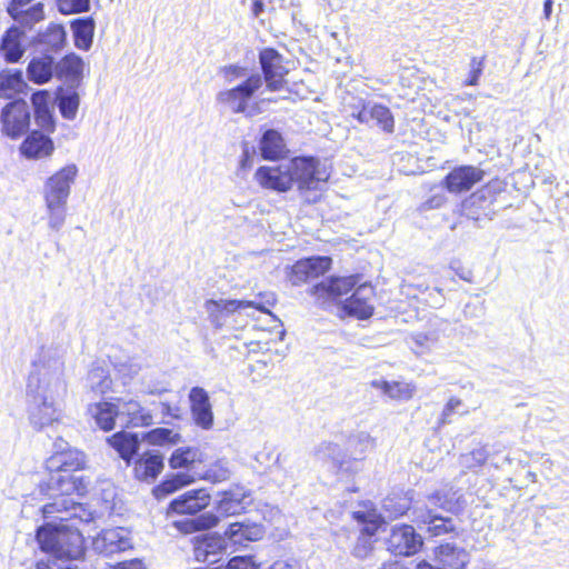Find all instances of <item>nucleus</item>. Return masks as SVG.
Returning <instances> with one entry per match:
<instances>
[{"mask_svg": "<svg viewBox=\"0 0 569 569\" xmlns=\"http://www.w3.org/2000/svg\"><path fill=\"white\" fill-rule=\"evenodd\" d=\"M86 468L87 457L83 451L72 447L54 451L44 461L47 478L39 486L41 492L60 497L86 496L90 479L76 475Z\"/></svg>", "mask_w": 569, "mask_h": 569, "instance_id": "1", "label": "nucleus"}, {"mask_svg": "<svg viewBox=\"0 0 569 569\" xmlns=\"http://www.w3.org/2000/svg\"><path fill=\"white\" fill-rule=\"evenodd\" d=\"M42 551L58 559H79L84 555V538L78 529L67 526L46 525L37 530Z\"/></svg>", "mask_w": 569, "mask_h": 569, "instance_id": "2", "label": "nucleus"}, {"mask_svg": "<svg viewBox=\"0 0 569 569\" xmlns=\"http://www.w3.org/2000/svg\"><path fill=\"white\" fill-rule=\"evenodd\" d=\"M261 87L262 77L259 73H252L233 88L220 91L217 100L233 113L253 116L260 111V108L257 102L251 101Z\"/></svg>", "mask_w": 569, "mask_h": 569, "instance_id": "3", "label": "nucleus"}, {"mask_svg": "<svg viewBox=\"0 0 569 569\" xmlns=\"http://www.w3.org/2000/svg\"><path fill=\"white\" fill-rule=\"evenodd\" d=\"M287 167L291 177V189L296 184L300 192L317 190L329 178L321 168L320 160L313 156L293 157Z\"/></svg>", "mask_w": 569, "mask_h": 569, "instance_id": "4", "label": "nucleus"}, {"mask_svg": "<svg viewBox=\"0 0 569 569\" xmlns=\"http://www.w3.org/2000/svg\"><path fill=\"white\" fill-rule=\"evenodd\" d=\"M355 284L352 277L331 276L311 286L308 292L319 309L329 311L333 307L341 308L342 297L352 291Z\"/></svg>", "mask_w": 569, "mask_h": 569, "instance_id": "5", "label": "nucleus"}, {"mask_svg": "<svg viewBox=\"0 0 569 569\" xmlns=\"http://www.w3.org/2000/svg\"><path fill=\"white\" fill-rule=\"evenodd\" d=\"M78 174L76 164H67L50 176L44 184V201L50 212L63 210L70 187Z\"/></svg>", "mask_w": 569, "mask_h": 569, "instance_id": "6", "label": "nucleus"}, {"mask_svg": "<svg viewBox=\"0 0 569 569\" xmlns=\"http://www.w3.org/2000/svg\"><path fill=\"white\" fill-rule=\"evenodd\" d=\"M351 519L360 526L358 540L363 541V546H355L353 553L365 557L372 549L373 538L385 527V518L372 503H363L361 510L351 512Z\"/></svg>", "mask_w": 569, "mask_h": 569, "instance_id": "7", "label": "nucleus"}, {"mask_svg": "<svg viewBox=\"0 0 569 569\" xmlns=\"http://www.w3.org/2000/svg\"><path fill=\"white\" fill-rule=\"evenodd\" d=\"M332 266L328 256H311L295 261L286 271L291 286L300 287L325 276Z\"/></svg>", "mask_w": 569, "mask_h": 569, "instance_id": "8", "label": "nucleus"}, {"mask_svg": "<svg viewBox=\"0 0 569 569\" xmlns=\"http://www.w3.org/2000/svg\"><path fill=\"white\" fill-rule=\"evenodd\" d=\"M30 120L29 106L23 99L10 101L1 110V132L10 139L17 140L28 132Z\"/></svg>", "mask_w": 569, "mask_h": 569, "instance_id": "9", "label": "nucleus"}, {"mask_svg": "<svg viewBox=\"0 0 569 569\" xmlns=\"http://www.w3.org/2000/svg\"><path fill=\"white\" fill-rule=\"evenodd\" d=\"M351 117L368 127L377 126L386 133L395 131V117L390 109L381 103H370L362 99L352 107Z\"/></svg>", "mask_w": 569, "mask_h": 569, "instance_id": "10", "label": "nucleus"}, {"mask_svg": "<svg viewBox=\"0 0 569 569\" xmlns=\"http://www.w3.org/2000/svg\"><path fill=\"white\" fill-rule=\"evenodd\" d=\"M486 176L485 170L472 164L453 167L441 180V187L450 194L469 192Z\"/></svg>", "mask_w": 569, "mask_h": 569, "instance_id": "11", "label": "nucleus"}, {"mask_svg": "<svg viewBox=\"0 0 569 569\" xmlns=\"http://www.w3.org/2000/svg\"><path fill=\"white\" fill-rule=\"evenodd\" d=\"M267 300L264 302H253L252 300H214L209 299L206 301L204 307L212 321L233 315L240 310L247 308H253L260 312L271 315L270 308L274 307L276 299L272 295H266Z\"/></svg>", "mask_w": 569, "mask_h": 569, "instance_id": "12", "label": "nucleus"}, {"mask_svg": "<svg viewBox=\"0 0 569 569\" xmlns=\"http://www.w3.org/2000/svg\"><path fill=\"white\" fill-rule=\"evenodd\" d=\"M259 62L262 71V81L269 91H279L284 88L288 69L283 57L274 48H263L259 52Z\"/></svg>", "mask_w": 569, "mask_h": 569, "instance_id": "13", "label": "nucleus"}, {"mask_svg": "<svg viewBox=\"0 0 569 569\" xmlns=\"http://www.w3.org/2000/svg\"><path fill=\"white\" fill-rule=\"evenodd\" d=\"M211 501L212 497L208 489H190L169 502L167 515L196 516L204 511L211 505Z\"/></svg>", "mask_w": 569, "mask_h": 569, "instance_id": "14", "label": "nucleus"}, {"mask_svg": "<svg viewBox=\"0 0 569 569\" xmlns=\"http://www.w3.org/2000/svg\"><path fill=\"white\" fill-rule=\"evenodd\" d=\"M227 477V470L223 468H219L218 472H211L210 470L198 473L197 476L187 475V473H177L171 478H167L162 480L160 483L153 487L152 495L157 500H162L169 495L180 490L183 487H187L193 483L197 479L209 480L211 482H218Z\"/></svg>", "mask_w": 569, "mask_h": 569, "instance_id": "15", "label": "nucleus"}, {"mask_svg": "<svg viewBox=\"0 0 569 569\" xmlns=\"http://www.w3.org/2000/svg\"><path fill=\"white\" fill-rule=\"evenodd\" d=\"M375 289L371 286L361 284L341 305L342 317L348 316L358 320H367L375 313L372 299Z\"/></svg>", "mask_w": 569, "mask_h": 569, "instance_id": "16", "label": "nucleus"}, {"mask_svg": "<svg viewBox=\"0 0 569 569\" xmlns=\"http://www.w3.org/2000/svg\"><path fill=\"white\" fill-rule=\"evenodd\" d=\"M421 546V537L410 525L396 526L387 539V548L395 556H413Z\"/></svg>", "mask_w": 569, "mask_h": 569, "instance_id": "17", "label": "nucleus"}, {"mask_svg": "<svg viewBox=\"0 0 569 569\" xmlns=\"http://www.w3.org/2000/svg\"><path fill=\"white\" fill-rule=\"evenodd\" d=\"M497 194L498 191L491 186V182L485 183L462 201L466 214L473 220L487 217L497 200Z\"/></svg>", "mask_w": 569, "mask_h": 569, "instance_id": "18", "label": "nucleus"}, {"mask_svg": "<svg viewBox=\"0 0 569 569\" xmlns=\"http://www.w3.org/2000/svg\"><path fill=\"white\" fill-rule=\"evenodd\" d=\"M49 134L40 128L30 131L19 146L20 154L29 160L50 158L56 147Z\"/></svg>", "mask_w": 569, "mask_h": 569, "instance_id": "19", "label": "nucleus"}, {"mask_svg": "<svg viewBox=\"0 0 569 569\" xmlns=\"http://www.w3.org/2000/svg\"><path fill=\"white\" fill-rule=\"evenodd\" d=\"M254 180L262 189L279 193L291 190V177L287 166H261L254 172Z\"/></svg>", "mask_w": 569, "mask_h": 569, "instance_id": "20", "label": "nucleus"}, {"mask_svg": "<svg viewBox=\"0 0 569 569\" xmlns=\"http://www.w3.org/2000/svg\"><path fill=\"white\" fill-rule=\"evenodd\" d=\"M133 477L139 481H153L164 469L163 456L153 450H146L132 462Z\"/></svg>", "mask_w": 569, "mask_h": 569, "instance_id": "21", "label": "nucleus"}, {"mask_svg": "<svg viewBox=\"0 0 569 569\" xmlns=\"http://www.w3.org/2000/svg\"><path fill=\"white\" fill-rule=\"evenodd\" d=\"M30 101L38 127L47 133H53L56 131V120L52 113V96L50 91L46 89L38 90L31 94Z\"/></svg>", "mask_w": 569, "mask_h": 569, "instance_id": "22", "label": "nucleus"}, {"mask_svg": "<svg viewBox=\"0 0 569 569\" xmlns=\"http://www.w3.org/2000/svg\"><path fill=\"white\" fill-rule=\"evenodd\" d=\"M258 147L261 158L267 161H281L287 159L290 153L282 133L276 129L264 130Z\"/></svg>", "mask_w": 569, "mask_h": 569, "instance_id": "23", "label": "nucleus"}, {"mask_svg": "<svg viewBox=\"0 0 569 569\" xmlns=\"http://www.w3.org/2000/svg\"><path fill=\"white\" fill-rule=\"evenodd\" d=\"M193 557L199 562H207L211 557L224 552L227 542L224 537L217 532H208L196 536L192 539Z\"/></svg>", "mask_w": 569, "mask_h": 569, "instance_id": "24", "label": "nucleus"}, {"mask_svg": "<svg viewBox=\"0 0 569 569\" xmlns=\"http://www.w3.org/2000/svg\"><path fill=\"white\" fill-rule=\"evenodd\" d=\"M190 409L197 425L204 429L212 426L213 415L208 392L201 387H193L189 393Z\"/></svg>", "mask_w": 569, "mask_h": 569, "instance_id": "25", "label": "nucleus"}, {"mask_svg": "<svg viewBox=\"0 0 569 569\" xmlns=\"http://www.w3.org/2000/svg\"><path fill=\"white\" fill-rule=\"evenodd\" d=\"M83 60L76 53H68L57 63L56 77L71 86H78L83 78Z\"/></svg>", "mask_w": 569, "mask_h": 569, "instance_id": "26", "label": "nucleus"}, {"mask_svg": "<svg viewBox=\"0 0 569 569\" xmlns=\"http://www.w3.org/2000/svg\"><path fill=\"white\" fill-rule=\"evenodd\" d=\"M33 0H11L7 8L9 16L19 21L23 26H33L34 23L44 19V9L41 2L31 6L29 9L23 10V7Z\"/></svg>", "mask_w": 569, "mask_h": 569, "instance_id": "27", "label": "nucleus"}, {"mask_svg": "<svg viewBox=\"0 0 569 569\" xmlns=\"http://www.w3.org/2000/svg\"><path fill=\"white\" fill-rule=\"evenodd\" d=\"M56 74L54 59L49 54L33 57L27 67L28 79L36 84L48 83Z\"/></svg>", "mask_w": 569, "mask_h": 569, "instance_id": "28", "label": "nucleus"}, {"mask_svg": "<svg viewBox=\"0 0 569 569\" xmlns=\"http://www.w3.org/2000/svg\"><path fill=\"white\" fill-rule=\"evenodd\" d=\"M108 443L118 452L127 465H130L138 453L140 442L137 433L118 431L108 438Z\"/></svg>", "mask_w": 569, "mask_h": 569, "instance_id": "29", "label": "nucleus"}, {"mask_svg": "<svg viewBox=\"0 0 569 569\" xmlns=\"http://www.w3.org/2000/svg\"><path fill=\"white\" fill-rule=\"evenodd\" d=\"M370 385L379 389L389 399L397 401H408L416 393V385L412 382L373 380Z\"/></svg>", "mask_w": 569, "mask_h": 569, "instance_id": "30", "label": "nucleus"}, {"mask_svg": "<svg viewBox=\"0 0 569 569\" xmlns=\"http://www.w3.org/2000/svg\"><path fill=\"white\" fill-rule=\"evenodd\" d=\"M89 412L101 430L108 432L114 429L116 419L119 415L117 405L109 401H99L89 407Z\"/></svg>", "mask_w": 569, "mask_h": 569, "instance_id": "31", "label": "nucleus"}, {"mask_svg": "<svg viewBox=\"0 0 569 569\" xmlns=\"http://www.w3.org/2000/svg\"><path fill=\"white\" fill-rule=\"evenodd\" d=\"M435 555L442 566L450 569H465L467 565L466 551L453 543H440L435 549Z\"/></svg>", "mask_w": 569, "mask_h": 569, "instance_id": "32", "label": "nucleus"}, {"mask_svg": "<svg viewBox=\"0 0 569 569\" xmlns=\"http://www.w3.org/2000/svg\"><path fill=\"white\" fill-rule=\"evenodd\" d=\"M219 523V517L212 512L202 513L193 519L173 521L172 526L182 535L209 530Z\"/></svg>", "mask_w": 569, "mask_h": 569, "instance_id": "33", "label": "nucleus"}, {"mask_svg": "<svg viewBox=\"0 0 569 569\" xmlns=\"http://www.w3.org/2000/svg\"><path fill=\"white\" fill-rule=\"evenodd\" d=\"M22 32L17 27H10L2 36L0 49L8 62H18L23 56V48L20 43Z\"/></svg>", "mask_w": 569, "mask_h": 569, "instance_id": "34", "label": "nucleus"}, {"mask_svg": "<svg viewBox=\"0 0 569 569\" xmlns=\"http://www.w3.org/2000/svg\"><path fill=\"white\" fill-rule=\"evenodd\" d=\"M74 46L81 50H89L92 44L94 21L92 18H78L71 22Z\"/></svg>", "mask_w": 569, "mask_h": 569, "instance_id": "35", "label": "nucleus"}, {"mask_svg": "<svg viewBox=\"0 0 569 569\" xmlns=\"http://www.w3.org/2000/svg\"><path fill=\"white\" fill-rule=\"evenodd\" d=\"M26 88L27 83L20 70L0 72V98L12 99L16 94L24 92Z\"/></svg>", "mask_w": 569, "mask_h": 569, "instance_id": "36", "label": "nucleus"}, {"mask_svg": "<svg viewBox=\"0 0 569 569\" xmlns=\"http://www.w3.org/2000/svg\"><path fill=\"white\" fill-rule=\"evenodd\" d=\"M123 413L127 416V427L140 428L153 425L151 411L143 408L138 401H127Z\"/></svg>", "mask_w": 569, "mask_h": 569, "instance_id": "37", "label": "nucleus"}, {"mask_svg": "<svg viewBox=\"0 0 569 569\" xmlns=\"http://www.w3.org/2000/svg\"><path fill=\"white\" fill-rule=\"evenodd\" d=\"M200 462L201 458L199 451L189 447L177 448L169 458L171 469H186L191 471Z\"/></svg>", "mask_w": 569, "mask_h": 569, "instance_id": "38", "label": "nucleus"}, {"mask_svg": "<svg viewBox=\"0 0 569 569\" xmlns=\"http://www.w3.org/2000/svg\"><path fill=\"white\" fill-rule=\"evenodd\" d=\"M103 549L108 553L121 552L132 547L130 538L123 529L114 528L102 532Z\"/></svg>", "mask_w": 569, "mask_h": 569, "instance_id": "39", "label": "nucleus"}, {"mask_svg": "<svg viewBox=\"0 0 569 569\" xmlns=\"http://www.w3.org/2000/svg\"><path fill=\"white\" fill-rule=\"evenodd\" d=\"M142 439L150 446L163 447L177 445L181 437L170 428L158 427L143 433Z\"/></svg>", "mask_w": 569, "mask_h": 569, "instance_id": "40", "label": "nucleus"}, {"mask_svg": "<svg viewBox=\"0 0 569 569\" xmlns=\"http://www.w3.org/2000/svg\"><path fill=\"white\" fill-rule=\"evenodd\" d=\"M431 499L436 506L450 513L459 515L463 510V500L461 498H455V493L435 491Z\"/></svg>", "mask_w": 569, "mask_h": 569, "instance_id": "41", "label": "nucleus"}, {"mask_svg": "<svg viewBox=\"0 0 569 569\" xmlns=\"http://www.w3.org/2000/svg\"><path fill=\"white\" fill-rule=\"evenodd\" d=\"M253 527L241 522L230 523L223 532L224 540L228 539L232 543H243L244 541H253L257 538L252 536Z\"/></svg>", "mask_w": 569, "mask_h": 569, "instance_id": "42", "label": "nucleus"}, {"mask_svg": "<svg viewBox=\"0 0 569 569\" xmlns=\"http://www.w3.org/2000/svg\"><path fill=\"white\" fill-rule=\"evenodd\" d=\"M79 104L80 98L77 92L61 96L58 99L59 111L61 116L68 120H73L76 118Z\"/></svg>", "mask_w": 569, "mask_h": 569, "instance_id": "43", "label": "nucleus"}, {"mask_svg": "<svg viewBox=\"0 0 569 569\" xmlns=\"http://www.w3.org/2000/svg\"><path fill=\"white\" fill-rule=\"evenodd\" d=\"M57 8L62 14H76L90 10V0H56Z\"/></svg>", "mask_w": 569, "mask_h": 569, "instance_id": "44", "label": "nucleus"}, {"mask_svg": "<svg viewBox=\"0 0 569 569\" xmlns=\"http://www.w3.org/2000/svg\"><path fill=\"white\" fill-rule=\"evenodd\" d=\"M486 66V56L472 57L470 59V70L463 84L467 87H475L479 84V80L483 73Z\"/></svg>", "mask_w": 569, "mask_h": 569, "instance_id": "45", "label": "nucleus"}, {"mask_svg": "<svg viewBox=\"0 0 569 569\" xmlns=\"http://www.w3.org/2000/svg\"><path fill=\"white\" fill-rule=\"evenodd\" d=\"M428 531L432 536H441L456 531V526L450 518L435 516L429 521Z\"/></svg>", "mask_w": 569, "mask_h": 569, "instance_id": "46", "label": "nucleus"}, {"mask_svg": "<svg viewBox=\"0 0 569 569\" xmlns=\"http://www.w3.org/2000/svg\"><path fill=\"white\" fill-rule=\"evenodd\" d=\"M271 373L269 361L266 359H258L249 365V375L252 382H260L268 379Z\"/></svg>", "mask_w": 569, "mask_h": 569, "instance_id": "47", "label": "nucleus"}, {"mask_svg": "<svg viewBox=\"0 0 569 569\" xmlns=\"http://www.w3.org/2000/svg\"><path fill=\"white\" fill-rule=\"evenodd\" d=\"M226 569H259L253 556H234L227 562Z\"/></svg>", "mask_w": 569, "mask_h": 569, "instance_id": "48", "label": "nucleus"}, {"mask_svg": "<svg viewBox=\"0 0 569 569\" xmlns=\"http://www.w3.org/2000/svg\"><path fill=\"white\" fill-rule=\"evenodd\" d=\"M47 42L56 49L62 48L66 41V31L60 24H50L47 30Z\"/></svg>", "mask_w": 569, "mask_h": 569, "instance_id": "49", "label": "nucleus"}, {"mask_svg": "<svg viewBox=\"0 0 569 569\" xmlns=\"http://www.w3.org/2000/svg\"><path fill=\"white\" fill-rule=\"evenodd\" d=\"M238 505L239 500L234 499L230 492H223L221 499L217 503V510L221 515L228 516Z\"/></svg>", "mask_w": 569, "mask_h": 569, "instance_id": "50", "label": "nucleus"}, {"mask_svg": "<svg viewBox=\"0 0 569 569\" xmlns=\"http://www.w3.org/2000/svg\"><path fill=\"white\" fill-rule=\"evenodd\" d=\"M221 73L224 77L226 81L232 82L236 79H239L246 76L247 70L244 67L238 64H228L221 68Z\"/></svg>", "mask_w": 569, "mask_h": 569, "instance_id": "51", "label": "nucleus"}, {"mask_svg": "<svg viewBox=\"0 0 569 569\" xmlns=\"http://www.w3.org/2000/svg\"><path fill=\"white\" fill-rule=\"evenodd\" d=\"M462 405V400L457 397H451L445 405L441 416L440 423L445 425L449 422V418L455 413L456 409Z\"/></svg>", "mask_w": 569, "mask_h": 569, "instance_id": "52", "label": "nucleus"}, {"mask_svg": "<svg viewBox=\"0 0 569 569\" xmlns=\"http://www.w3.org/2000/svg\"><path fill=\"white\" fill-rule=\"evenodd\" d=\"M64 509L68 512V516L59 518L61 521L70 520V519H74V518H80L83 521H90L92 519L90 513H88L86 518H81L80 515L77 512L78 510L84 511V508L81 503H72V506L70 508H64Z\"/></svg>", "mask_w": 569, "mask_h": 569, "instance_id": "53", "label": "nucleus"}, {"mask_svg": "<svg viewBox=\"0 0 569 569\" xmlns=\"http://www.w3.org/2000/svg\"><path fill=\"white\" fill-rule=\"evenodd\" d=\"M399 500H402L403 503H400L399 507H395L392 505H388V510L392 511L393 516H403L409 509V501L406 497H398Z\"/></svg>", "mask_w": 569, "mask_h": 569, "instance_id": "54", "label": "nucleus"}, {"mask_svg": "<svg viewBox=\"0 0 569 569\" xmlns=\"http://www.w3.org/2000/svg\"><path fill=\"white\" fill-rule=\"evenodd\" d=\"M253 164V157L248 147H246L242 151L241 159H240V169L248 170Z\"/></svg>", "mask_w": 569, "mask_h": 569, "instance_id": "55", "label": "nucleus"}, {"mask_svg": "<svg viewBox=\"0 0 569 569\" xmlns=\"http://www.w3.org/2000/svg\"><path fill=\"white\" fill-rule=\"evenodd\" d=\"M114 569H144L143 563L138 559L119 562Z\"/></svg>", "mask_w": 569, "mask_h": 569, "instance_id": "56", "label": "nucleus"}, {"mask_svg": "<svg viewBox=\"0 0 569 569\" xmlns=\"http://www.w3.org/2000/svg\"><path fill=\"white\" fill-rule=\"evenodd\" d=\"M380 569H409V568L399 561H388V562H385Z\"/></svg>", "mask_w": 569, "mask_h": 569, "instance_id": "57", "label": "nucleus"}, {"mask_svg": "<svg viewBox=\"0 0 569 569\" xmlns=\"http://www.w3.org/2000/svg\"><path fill=\"white\" fill-rule=\"evenodd\" d=\"M263 2L261 0H253L252 2V13L254 17H258L263 11Z\"/></svg>", "mask_w": 569, "mask_h": 569, "instance_id": "58", "label": "nucleus"}, {"mask_svg": "<svg viewBox=\"0 0 569 569\" xmlns=\"http://www.w3.org/2000/svg\"><path fill=\"white\" fill-rule=\"evenodd\" d=\"M54 511H59L57 508V503H47L42 507V512L44 517H48L49 515L53 513Z\"/></svg>", "mask_w": 569, "mask_h": 569, "instance_id": "59", "label": "nucleus"}, {"mask_svg": "<svg viewBox=\"0 0 569 569\" xmlns=\"http://www.w3.org/2000/svg\"><path fill=\"white\" fill-rule=\"evenodd\" d=\"M551 8H552V0H545V3H543V11H545V16L546 18H549L550 14H551Z\"/></svg>", "mask_w": 569, "mask_h": 569, "instance_id": "60", "label": "nucleus"}, {"mask_svg": "<svg viewBox=\"0 0 569 569\" xmlns=\"http://www.w3.org/2000/svg\"><path fill=\"white\" fill-rule=\"evenodd\" d=\"M266 295H272L273 297H276V295L273 292H260L258 295L259 297V301L258 302H264L267 300V296ZM277 300V298H274Z\"/></svg>", "mask_w": 569, "mask_h": 569, "instance_id": "61", "label": "nucleus"}, {"mask_svg": "<svg viewBox=\"0 0 569 569\" xmlns=\"http://www.w3.org/2000/svg\"><path fill=\"white\" fill-rule=\"evenodd\" d=\"M63 218L61 216L57 217L56 221L52 223L53 227H58L61 224Z\"/></svg>", "mask_w": 569, "mask_h": 569, "instance_id": "62", "label": "nucleus"}]
</instances>
